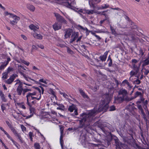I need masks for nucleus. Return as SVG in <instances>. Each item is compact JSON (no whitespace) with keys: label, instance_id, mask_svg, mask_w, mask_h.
Here are the masks:
<instances>
[{"label":"nucleus","instance_id":"f257e3e1","mask_svg":"<svg viewBox=\"0 0 149 149\" xmlns=\"http://www.w3.org/2000/svg\"><path fill=\"white\" fill-rule=\"evenodd\" d=\"M112 97L113 95H104L103 96V100H102L98 109L97 107H95L93 110L90 111L88 113H84L81 115L80 118L81 119L80 120L81 124L83 125L85 122L91 121L93 117L98 112L106 110L108 107V104Z\"/></svg>","mask_w":149,"mask_h":149},{"label":"nucleus","instance_id":"f03ea898","mask_svg":"<svg viewBox=\"0 0 149 149\" xmlns=\"http://www.w3.org/2000/svg\"><path fill=\"white\" fill-rule=\"evenodd\" d=\"M36 91L33 93H28L26 96L27 104L29 106L30 105V102L31 100L36 99L39 100L41 98V94H43L44 89L42 87L40 86V88H36Z\"/></svg>","mask_w":149,"mask_h":149},{"label":"nucleus","instance_id":"7ed1b4c3","mask_svg":"<svg viewBox=\"0 0 149 149\" xmlns=\"http://www.w3.org/2000/svg\"><path fill=\"white\" fill-rule=\"evenodd\" d=\"M127 93L125 89H120L118 92V94L116 97H114L115 102L116 103H120L126 99Z\"/></svg>","mask_w":149,"mask_h":149},{"label":"nucleus","instance_id":"20e7f679","mask_svg":"<svg viewBox=\"0 0 149 149\" xmlns=\"http://www.w3.org/2000/svg\"><path fill=\"white\" fill-rule=\"evenodd\" d=\"M78 12L80 13H82L84 14H86L88 15L93 14L94 13L100 14V12L95 11V10H86V9H80L78 10Z\"/></svg>","mask_w":149,"mask_h":149},{"label":"nucleus","instance_id":"39448f33","mask_svg":"<svg viewBox=\"0 0 149 149\" xmlns=\"http://www.w3.org/2000/svg\"><path fill=\"white\" fill-rule=\"evenodd\" d=\"M19 19V17L10 13V21L12 25H16Z\"/></svg>","mask_w":149,"mask_h":149},{"label":"nucleus","instance_id":"423d86ee","mask_svg":"<svg viewBox=\"0 0 149 149\" xmlns=\"http://www.w3.org/2000/svg\"><path fill=\"white\" fill-rule=\"evenodd\" d=\"M18 84L19 85V86L17 89V93L18 95H20L22 93V91H23V89L22 88V82H21L19 80H17L15 84Z\"/></svg>","mask_w":149,"mask_h":149},{"label":"nucleus","instance_id":"0eeeda50","mask_svg":"<svg viewBox=\"0 0 149 149\" xmlns=\"http://www.w3.org/2000/svg\"><path fill=\"white\" fill-rule=\"evenodd\" d=\"M22 69L26 70V69H25L24 67L22 66L21 65H18L17 68V70L18 72L20 73L21 75H22L23 76L25 80L27 81H28V77L26 76L25 74L23 72H22Z\"/></svg>","mask_w":149,"mask_h":149},{"label":"nucleus","instance_id":"6e6552de","mask_svg":"<svg viewBox=\"0 0 149 149\" xmlns=\"http://www.w3.org/2000/svg\"><path fill=\"white\" fill-rule=\"evenodd\" d=\"M73 30L70 29H66L65 30L64 37L65 39L70 38L73 33Z\"/></svg>","mask_w":149,"mask_h":149},{"label":"nucleus","instance_id":"1a4fd4ad","mask_svg":"<svg viewBox=\"0 0 149 149\" xmlns=\"http://www.w3.org/2000/svg\"><path fill=\"white\" fill-rule=\"evenodd\" d=\"M79 33L74 31L72 33L71 36V38L70 39V43H72L78 37Z\"/></svg>","mask_w":149,"mask_h":149},{"label":"nucleus","instance_id":"9d476101","mask_svg":"<svg viewBox=\"0 0 149 149\" xmlns=\"http://www.w3.org/2000/svg\"><path fill=\"white\" fill-rule=\"evenodd\" d=\"M11 130L13 132L14 135L17 137L18 139H19L20 142L21 143H23V140L21 137L20 135L18 133L15 129L13 127L11 128Z\"/></svg>","mask_w":149,"mask_h":149},{"label":"nucleus","instance_id":"9b49d317","mask_svg":"<svg viewBox=\"0 0 149 149\" xmlns=\"http://www.w3.org/2000/svg\"><path fill=\"white\" fill-rule=\"evenodd\" d=\"M55 15L56 17L57 20L61 23H66V20L58 13H55Z\"/></svg>","mask_w":149,"mask_h":149},{"label":"nucleus","instance_id":"f8f14e48","mask_svg":"<svg viewBox=\"0 0 149 149\" xmlns=\"http://www.w3.org/2000/svg\"><path fill=\"white\" fill-rule=\"evenodd\" d=\"M88 1L89 4L91 7L95 9V7L93 3L95 2L97 3H99L101 1V0H88Z\"/></svg>","mask_w":149,"mask_h":149},{"label":"nucleus","instance_id":"ddd939ff","mask_svg":"<svg viewBox=\"0 0 149 149\" xmlns=\"http://www.w3.org/2000/svg\"><path fill=\"white\" fill-rule=\"evenodd\" d=\"M61 24L58 22H56L53 25V28L55 31L61 29Z\"/></svg>","mask_w":149,"mask_h":149},{"label":"nucleus","instance_id":"4468645a","mask_svg":"<svg viewBox=\"0 0 149 149\" xmlns=\"http://www.w3.org/2000/svg\"><path fill=\"white\" fill-rule=\"evenodd\" d=\"M109 6L108 4H103L101 6H97L96 8L97 10H102L109 8Z\"/></svg>","mask_w":149,"mask_h":149},{"label":"nucleus","instance_id":"2eb2a0df","mask_svg":"<svg viewBox=\"0 0 149 149\" xmlns=\"http://www.w3.org/2000/svg\"><path fill=\"white\" fill-rule=\"evenodd\" d=\"M34 109L33 108H31L30 109V114L29 115V114H27L26 115L23 114L22 115L24 117L28 119L29 118L31 117L34 113Z\"/></svg>","mask_w":149,"mask_h":149},{"label":"nucleus","instance_id":"dca6fc26","mask_svg":"<svg viewBox=\"0 0 149 149\" xmlns=\"http://www.w3.org/2000/svg\"><path fill=\"white\" fill-rule=\"evenodd\" d=\"M9 61V58H8L7 61L4 63H3L0 66V74L1 73L2 70H3L4 68L8 64Z\"/></svg>","mask_w":149,"mask_h":149},{"label":"nucleus","instance_id":"f3484780","mask_svg":"<svg viewBox=\"0 0 149 149\" xmlns=\"http://www.w3.org/2000/svg\"><path fill=\"white\" fill-rule=\"evenodd\" d=\"M109 52V51L106 52L104 53L103 55H101L99 57V58L101 61H106Z\"/></svg>","mask_w":149,"mask_h":149},{"label":"nucleus","instance_id":"a211bd4d","mask_svg":"<svg viewBox=\"0 0 149 149\" xmlns=\"http://www.w3.org/2000/svg\"><path fill=\"white\" fill-rule=\"evenodd\" d=\"M29 27L31 29L34 31H37L39 29V27L38 26H35L32 24L30 25Z\"/></svg>","mask_w":149,"mask_h":149},{"label":"nucleus","instance_id":"6ab92c4d","mask_svg":"<svg viewBox=\"0 0 149 149\" xmlns=\"http://www.w3.org/2000/svg\"><path fill=\"white\" fill-rule=\"evenodd\" d=\"M9 72V67L8 68L7 71L3 72L2 74V79H6L8 77V73Z\"/></svg>","mask_w":149,"mask_h":149},{"label":"nucleus","instance_id":"aec40b11","mask_svg":"<svg viewBox=\"0 0 149 149\" xmlns=\"http://www.w3.org/2000/svg\"><path fill=\"white\" fill-rule=\"evenodd\" d=\"M34 37L37 39L41 40L42 38V36L40 34L35 33L33 34Z\"/></svg>","mask_w":149,"mask_h":149},{"label":"nucleus","instance_id":"412c9836","mask_svg":"<svg viewBox=\"0 0 149 149\" xmlns=\"http://www.w3.org/2000/svg\"><path fill=\"white\" fill-rule=\"evenodd\" d=\"M137 107L139 111H140L144 118H145V117L146 115L143 111V110L141 106V105H137Z\"/></svg>","mask_w":149,"mask_h":149},{"label":"nucleus","instance_id":"4be33fe9","mask_svg":"<svg viewBox=\"0 0 149 149\" xmlns=\"http://www.w3.org/2000/svg\"><path fill=\"white\" fill-rule=\"evenodd\" d=\"M77 108V107L75 105L72 104L71 106H69L68 108V110L70 112H72Z\"/></svg>","mask_w":149,"mask_h":149},{"label":"nucleus","instance_id":"5701e85b","mask_svg":"<svg viewBox=\"0 0 149 149\" xmlns=\"http://www.w3.org/2000/svg\"><path fill=\"white\" fill-rule=\"evenodd\" d=\"M76 28L79 30V31H84L86 29V27H84L81 26L80 25H78L76 26Z\"/></svg>","mask_w":149,"mask_h":149},{"label":"nucleus","instance_id":"b1692460","mask_svg":"<svg viewBox=\"0 0 149 149\" xmlns=\"http://www.w3.org/2000/svg\"><path fill=\"white\" fill-rule=\"evenodd\" d=\"M0 96L2 101L4 102L6 101V99L5 98L4 95L2 91H0Z\"/></svg>","mask_w":149,"mask_h":149},{"label":"nucleus","instance_id":"393cba45","mask_svg":"<svg viewBox=\"0 0 149 149\" xmlns=\"http://www.w3.org/2000/svg\"><path fill=\"white\" fill-rule=\"evenodd\" d=\"M17 105L20 108H21L22 109H25L26 108L25 105L23 103H17Z\"/></svg>","mask_w":149,"mask_h":149},{"label":"nucleus","instance_id":"a878e982","mask_svg":"<svg viewBox=\"0 0 149 149\" xmlns=\"http://www.w3.org/2000/svg\"><path fill=\"white\" fill-rule=\"evenodd\" d=\"M39 82H42L46 84H47L49 82V80L44 79H40L39 80Z\"/></svg>","mask_w":149,"mask_h":149},{"label":"nucleus","instance_id":"bb28decb","mask_svg":"<svg viewBox=\"0 0 149 149\" xmlns=\"http://www.w3.org/2000/svg\"><path fill=\"white\" fill-rule=\"evenodd\" d=\"M79 91L81 94L84 98H87L88 96L86 95L83 91L81 89H79Z\"/></svg>","mask_w":149,"mask_h":149},{"label":"nucleus","instance_id":"cd10ccee","mask_svg":"<svg viewBox=\"0 0 149 149\" xmlns=\"http://www.w3.org/2000/svg\"><path fill=\"white\" fill-rule=\"evenodd\" d=\"M143 66H144L149 64V59L147 58L143 61Z\"/></svg>","mask_w":149,"mask_h":149},{"label":"nucleus","instance_id":"c85d7f7f","mask_svg":"<svg viewBox=\"0 0 149 149\" xmlns=\"http://www.w3.org/2000/svg\"><path fill=\"white\" fill-rule=\"evenodd\" d=\"M27 7L30 10L34 11L35 10V7L29 4L27 5Z\"/></svg>","mask_w":149,"mask_h":149},{"label":"nucleus","instance_id":"c756f323","mask_svg":"<svg viewBox=\"0 0 149 149\" xmlns=\"http://www.w3.org/2000/svg\"><path fill=\"white\" fill-rule=\"evenodd\" d=\"M17 77V75L16 74H13L10 78V82H13L15 79Z\"/></svg>","mask_w":149,"mask_h":149},{"label":"nucleus","instance_id":"7c9ffc66","mask_svg":"<svg viewBox=\"0 0 149 149\" xmlns=\"http://www.w3.org/2000/svg\"><path fill=\"white\" fill-rule=\"evenodd\" d=\"M64 108V106L62 104H59V106L58 107H57L56 109L58 110L63 111V110Z\"/></svg>","mask_w":149,"mask_h":149},{"label":"nucleus","instance_id":"2f4dec72","mask_svg":"<svg viewBox=\"0 0 149 149\" xmlns=\"http://www.w3.org/2000/svg\"><path fill=\"white\" fill-rule=\"evenodd\" d=\"M20 126L22 129V131L23 132V133H26V128L23 125H20Z\"/></svg>","mask_w":149,"mask_h":149},{"label":"nucleus","instance_id":"473e14b6","mask_svg":"<svg viewBox=\"0 0 149 149\" xmlns=\"http://www.w3.org/2000/svg\"><path fill=\"white\" fill-rule=\"evenodd\" d=\"M63 133V131H61V136H60V143H61V146L62 147H63L62 143H63V136H62Z\"/></svg>","mask_w":149,"mask_h":149},{"label":"nucleus","instance_id":"72a5a7b5","mask_svg":"<svg viewBox=\"0 0 149 149\" xmlns=\"http://www.w3.org/2000/svg\"><path fill=\"white\" fill-rule=\"evenodd\" d=\"M48 92L49 93L52 94L54 96H55V93L53 90L51 88L49 89Z\"/></svg>","mask_w":149,"mask_h":149},{"label":"nucleus","instance_id":"f704fd0d","mask_svg":"<svg viewBox=\"0 0 149 149\" xmlns=\"http://www.w3.org/2000/svg\"><path fill=\"white\" fill-rule=\"evenodd\" d=\"M34 146L35 149H40V146L39 144L38 143H35L34 144Z\"/></svg>","mask_w":149,"mask_h":149},{"label":"nucleus","instance_id":"c9c22d12","mask_svg":"<svg viewBox=\"0 0 149 149\" xmlns=\"http://www.w3.org/2000/svg\"><path fill=\"white\" fill-rule=\"evenodd\" d=\"M136 74V71H134V70H132L130 72V75H131V77L134 75Z\"/></svg>","mask_w":149,"mask_h":149},{"label":"nucleus","instance_id":"e433bc0d","mask_svg":"<svg viewBox=\"0 0 149 149\" xmlns=\"http://www.w3.org/2000/svg\"><path fill=\"white\" fill-rule=\"evenodd\" d=\"M31 91V89L28 88H24L23 89V94L24 95L25 93L26 92Z\"/></svg>","mask_w":149,"mask_h":149},{"label":"nucleus","instance_id":"4c0bfd02","mask_svg":"<svg viewBox=\"0 0 149 149\" xmlns=\"http://www.w3.org/2000/svg\"><path fill=\"white\" fill-rule=\"evenodd\" d=\"M21 62L27 66H29L30 64V63L29 62L26 61L24 60H22Z\"/></svg>","mask_w":149,"mask_h":149},{"label":"nucleus","instance_id":"58836bf2","mask_svg":"<svg viewBox=\"0 0 149 149\" xmlns=\"http://www.w3.org/2000/svg\"><path fill=\"white\" fill-rule=\"evenodd\" d=\"M67 52L68 53L72 54L73 53V52L68 47H67Z\"/></svg>","mask_w":149,"mask_h":149},{"label":"nucleus","instance_id":"ea45409f","mask_svg":"<svg viewBox=\"0 0 149 149\" xmlns=\"http://www.w3.org/2000/svg\"><path fill=\"white\" fill-rule=\"evenodd\" d=\"M60 94L62 95H63V96L65 98H68V96L64 93L60 92Z\"/></svg>","mask_w":149,"mask_h":149},{"label":"nucleus","instance_id":"a19ab883","mask_svg":"<svg viewBox=\"0 0 149 149\" xmlns=\"http://www.w3.org/2000/svg\"><path fill=\"white\" fill-rule=\"evenodd\" d=\"M11 141H12V142L13 143H14V145L17 148H19V146H18V144H17V143L16 142H15V141H14L13 139H11Z\"/></svg>","mask_w":149,"mask_h":149},{"label":"nucleus","instance_id":"79ce46f5","mask_svg":"<svg viewBox=\"0 0 149 149\" xmlns=\"http://www.w3.org/2000/svg\"><path fill=\"white\" fill-rule=\"evenodd\" d=\"M29 137H30L31 140H32V137L33 136V133L31 132H29Z\"/></svg>","mask_w":149,"mask_h":149},{"label":"nucleus","instance_id":"37998d69","mask_svg":"<svg viewBox=\"0 0 149 149\" xmlns=\"http://www.w3.org/2000/svg\"><path fill=\"white\" fill-rule=\"evenodd\" d=\"M50 121H52L53 123H56L55 121H57L58 122V120L57 119H55L54 118H52L50 120H49Z\"/></svg>","mask_w":149,"mask_h":149},{"label":"nucleus","instance_id":"c03bdc74","mask_svg":"<svg viewBox=\"0 0 149 149\" xmlns=\"http://www.w3.org/2000/svg\"><path fill=\"white\" fill-rule=\"evenodd\" d=\"M85 31V33L86 36L88 35L90 32V31L88 30L87 28H86V29L85 30V31Z\"/></svg>","mask_w":149,"mask_h":149},{"label":"nucleus","instance_id":"a18cd8bd","mask_svg":"<svg viewBox=\"0 0 149 149\" xmlns=\"http://www.w3.org/2000/svg\"><path fill=\"white\" fill-rule=\"evenodd\" d=\"M21 36L24 40H27V37L25 35L22 34L21 35Z\"/></svg>","mask_w":149,"mask_h":149},{"label":"nucleus","instance_id":"49530a36","mask_svg":"<svg viewBox=\"0 0 149 149\" xmlns=\"http://www.w3.org/2000/svg\"><path fill=\"white\" fill-rule=\"evenodd\" d=\"M115 110V107L114 106H112L110 107L109 111H113Z\"/></svg>","mask_w":149,"mask_h":149},{"label":"nucleus","instance_id":"de8ad7c7","mask_svg":"<svg viewBox=\"0 0 149 149\" xmlns=\"http://www.w3.org/2000/svg\"><path fill=\"white\" fill-rule=\"evenodd\" d=\"M82 36H81L79 37H78L77 38H78L76 40V42H80V41L81 40V39L82 38Z\"/></svg>","mask_w":149,"mask_h":149},{"label":"nucleus","instance_id":"09e8293b","mask_svg":"<svg viewBox=\"0 0 149 149\" xmlns=\"http://www.w3.org/2000/svg\"><path fill=\"white\" fill-rule=\"evenodd\" d=\"M141 93L139 92H137L135 93V97H137L138 96L141 95Z\"/></svg>","mask_w":149,"mask_h":149},{"label":"nucleus","instance_id":"8fccbe9b","mask_svg":"<svg viewBox=\"0 0 149 149\" xmlns=\"http://www.w3.org/2000/svg\"><path fill=\"white\" fill-rule=\"evenodd\" d=\"M138 61L135 59H133L132 60V63H136L138 62Z\"/></svg>","mask_w":149,"mask_h":149},{"label":"nucleus","instance_id":"3c124183","mask_svg":"<svg viewBox=\"0 0 149 149\" xmlns=\"http://www.w3.org/2000/svg\"><path fill=\"white\" fill-rule=\"evenodd\" d=\"M135 83L136 84H139L140 83V81L139 79H137L135 81Z\"/></svg>","mask_w":149,"mask_h":149},{"label":"nucleus","instance_id":"603ef678","mask_svg":"<svg viewBox=\"0 0 149 149\" xmlns=\"http://www.w3.org/2000/svg\"><path fill=\"white\" fill-rule=\"evenodd\" d=\"M51 113L52 114H53V115H55L56 116H57V113L56 112V111H55L54 110H52L51 111Z\"/></svg>","mask_w":149,"mask_h":149},{"label":"nucleus","instance_id":"864d4df0","mask_svg":"<svg viewBox=\"0 0 149 149\" xmlns=\"http://www.w3.org/2000/svg\"><path fill=\"white\" fill-rule=\"evenodd\" d=\"M32 70H39V69L36 67L35 66H33L32 67Z\"/></svg>","mask_w":149,"mask_h":149},{"label":"nucleus","instance_id":"5fc2aeb1","mask_svg":"<svg viewBox=\"0 0 149 149\" xmlns=\"http://www.w3.org/2000/svg\"><path fill=\"white\" fill-rule=\"evenodd\" d=\"M112 64V60H111L109 61V62L108 63V66L109 67H111V66Z\"/></svg>","mask_w":149,"mask_h":149},{"label":"nucleus","instance_id":"6e6d98bb","mask_svg":"<svg viewBox=\"0 0 149 149\" xmlns=\"http://www.w3.org/2000/svg\"><path fill=\"white\" fill-rule=\"evenodd\" d=\"M123 83H124V84H126L128 85H129V83L128 82V81L126 80H124L123 81Z\"/></svg>","mask_w":149,"mask_h":149},{"label":"nucleus","instance_id":"4d7b16f0","mask_svg":"<svg viewBox=\"0 0 149 149\" xmlns=\"http://www.w3.org/2000/svg\"><path fill=\"white\" fill-rule=\"evenodd\" d=\"M74 114L75 115H77L78 114L77 112V108L74 110Z\"/></svg>","mask_w":149,"mask_h":149},{"label":"nucleus","instance_id":"13d9d810","mask_svg":"<svg viewBox=\"0 0 149 149\" xmlns=\"http://www.w3.org/2000/svg\"><path fill=\"white\" fill-rule=\"evenodd\" d=\"M64 15L67 18H68L70 21H71L72 20L69 18V17L65 13L64 14Z\"/></svg>","mask_w":149,"mask_h":149},{"label":"nucleus","instance_id":"bf43d9fd","mask_svg":"<svg viewBox=\"0 0 149 149\" xmlns=\"http://www.w3.org/2000/svg\"><path fill=\"white\" fill-rule=\"evenodd\" d=\"M95 36L98 40H100L101 39V38L99 36H98V35H95Z\"/></svg>","mask_w":149,"mask_h":149},{"label":"nucleus","instance_id":"052dcab7","mask_svg":"<svg viewBox=\"0 0 149 149\" xmlns=\"http://www.w3.org/2000/svg\"><path fill=\"white\" fill-rule=\"evenodd\" d=\"M35 129L36 131L38 132V134H40V135H41V136H43V135L39 132L38 130L35 128Z\"/></svg>","mask_w":149,"mask_h":149},{"label":"nucleus","instance_id":"680f3d73","mask_svg":"<svg viewBox=\"0 0 149 149\" xmlns=\"http://www.w3.org/2000/svg\"><path fill=\"white\" fill-rule=\"evenodd\" d=\"M0 7L2 9H3V10H5V8L3 7L2 5L0 3Z\"/></svg>","mask_w":149,"mask_h":149},{"label":"nucleus","instance_id":"e2e57ef3","mask_svg":"<svg viewBox=\"0 0 149 149\" xmlns=\"http://www.w3.org/2000/svg\"><path fill=\"white\" fill-rule=\"evenodd\" d=\"M1 108L2 110L3 111L5 109V107L4 106V105L2 104L1 105Z\"/></svg>","mask_w":149,"mask_h":149},{"label":"nucleus","instance_id":"0e129e2a","mask_svg":"<svg viewBox=\"0 0 149 149\" xmlns=\"http://www.w3.org/2000/svg\"><path fill=\"white\" fill-rule=\"evenodd\" d=\"M2 146L5 148L6 149H8V148L6 146V145L4 143H2Z\"/></svg>","mask_w":149,"mask_h":149},{"label":"nucleus","instance_id":"69168bd1","mask_svg":"<svg viewBox=\"0 0 149 149\" xmlns=\"http://www.w3.org/2000/svg\"><path fill=\"white\" fill-rule=\"evenodd\" d=\"M136 63H132V65L133 66V67L135 68H136L137 67V66L136 65Z\"/></svg>","mask_w":149,"mask_h":149},{"label":"nucleus","instance_id":"338daca9","mask_svg":"<svg viewBox=\"0 0 149 149\" xmlns=\"http://www.w3.org/2000/svg\"><path fill=\"white\" fill-rule=\"evenodd\" d=\"M3 132L8 137V138H9V136H8V134L5 130H4V131H3Z\"/></svg>","mask_w":149,"mask_h":149},{"label":"nucleus","instance_id":"774afa93","mask_svg":"<svg viewBox=\"0 0 149 149\" xmlns=\"http://www.w3.org/2000/svg\"><path fill=\"white\" fill-rule=\"evenodd\" d=\"M149 72V71L148 70H145V74H147Z\"/></svg>","mask_w":149,"mask_h":149}]
</instances>
